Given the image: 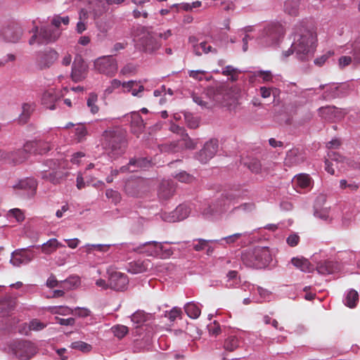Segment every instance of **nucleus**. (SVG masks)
<instances>
[{"label": "nucleus", "mask_w": 360, "mask_h": 360, "mask_svg": "<svg viewBox=\"0 0 360 360\" xmlns=\"http://www.w3.org/2000/svg\"><path fill=\"white\" fill-rule=\"evenodd\" d=\"M340 188L341 189H349L350 191H355L359 188V185L354 181H350L349 182L345 179H342L340 181Z\"/></svg>", "instance_id": "obj_54"}, {"label": "nucleus", "mask_w": 360, "mask_h": 360, "mask_svg": "<svg viewBox=\"0 0 360 360\" xmlns=\"http://www.w3.org/2000/svg\"><path fill=\"white\" fill-rule=\"evenodd\" d=\"M240 197L238 191H228L221 195V198L214 202V208L212 211H205L206 216H214L226 212L231 205L238 202Z\"/></svg>", "instance_id": "obj_6"}, {"label": "nucleus", "mask_w": 360, "mask_h": 360, "mask_svg": "<svg viewBox=\"0 0 360 360\" xmlns=\"http://www.w3.org/2000/svg\"><path fill=\"white\" fill-rule=\"evenodd\" d=\"M184 118L186 125L191 129H196L199 125V120L191 113H185Z\"/></svg>", "instance_id": "obj_47"}, {"label": "nucleus", "mask_w": 360, "mask_h": 360, "mask_svg": "<svg viewBox=\"0 0 360 360\" xmlns=\"http://www.w3.org/2000/svg\"><path fill=\"white\" fill-rule=\"evenodd\" d=\"M60 36V32L49 27H44L39 32V44H48L56 41Z\"/></svg>", "instance_id": "obj_20"}, {"label": "nucleus", "mask_w": 360, "mask_h": 360, "mask_svg": "<svg viewBox=\"0 0 360 360\" xmlns=\"http://www.w3.org/2000/svg\"><path fill=\"white\" fill-rule=\"evenodd\" d=\"M32 259V257L28 255L24 250H15L12 253L11 263L15 266L26 264Z\"/></svg>", "instance_id": "obj_23"}, {"label": "nucleus", "mask_w": 360, "mask_h": 360, "mask_svg": "<svg viewBox=\"0 0 360 360\" xmlns=\"http://www.w3.org/2000/svg\"><path fill=\"white\" fill-rule=\"evenodd\" d=\"M22 149H18L16 151L7 153L4 151L0 150V158L6 159L8 158L12 161L14 164H20L25 161L28 158V154H31L29 151H26L25 153H20Z\"/></svg>", "instance_id": "obj_21"}, {"label": "nucleus", "mask_w": 360, "mask_h": 360, "mask_svg": "<svg viewBox=\"0 0 360 360\" xmlns=\"http://www.w3.org/2000/svg\"><path fill=\"white\" fill-rule=\"evenodd\" d=\"M41 179L56 185L67 176V174L60 169L58 160H48L40 172Z\"/></svg>", "instance_id": "obj_4"}, {"label": "nucleus", "mask_w": 360, "mask_h": 360, "mask_svg": "<svg viewBox=\"0 0 360 360\" xmlns=\"http://www.w3.org/2000/svg\"><path fill=\"white\" fill-rule=\"evenodd\" d=\"M306 160L304 153L299 148H292L286 153L284 165L286 167H292L303 163Z\"/></svg>", "instance_id": "obj_18"}, {"label": "nucleus", "mask_w": 360, "mask_h": 360, "mask_svg": "<svg viewBox=\"0 0 360 360\" xmlns=\"http://www.w3.org/2000/svg\"><path fill=\"white\" fill-rule=\"evenodd\" d=\"M115 336L121 339L124 338L129 332L128 327L123 325H116L111 328Z\"/></svg>", "instance_id": "obj_46"}, {"label": "nucleus", "mask_w": 360, "mask_h": 360, "mask_svg": "<svg viewBox=\"0 0 360 360\" xmlns=\"http://www.w3.org/2000/svg\"><path fill=\"white\" fill-rule=\"evenodd\" d=\"M353 63L356 65L360 64V37L356 38L352 44Z\"/></svg>", "instance_id": "obj_38"}, {"label": "nucleus", "mask_w": 360, "mask_h": 360, "mask_svg": "<svg viewBox=\"0 0 360 360\" xmlns=\"http://www.w3.org/2000/svg\"><path fill=\"white\" fill-rule=\"evenodd\" d=\"M286 242L289 246L295 247L299 243L300 237L296 233H292L287 238Z\"/></svg>", "instance_id": "obj_63"}, {"label": "nucleus", "mask_w": 360, "mask_h": 360, "mask_svg": "<svg viewBox=\"0 0 360 360\" xmlns=\"http://www.w3.org/2000/svg\"><path fill=\"white\" fill-rule=\"evenodd\" d=\"M174 177L182 183L191 184L195 181V177L190 174L183 171L176 174Z\"/></svg>", "instance_id": "obj_50"}, {"label": "nucleus", "mask_w": 360, "mask_h": 360, "mask_svg": "<svg viewBox=\"0 0 360 360\" xmlns=\"http://www.w3.org/2000/svg\"><path fill=\"white\" fill-rule=\"evenodd\" d=\"M336 269L335 264L332 261H321L318 263L316 269L321 274H333Z\"/></svg>", "instance_id": "obj_32"}, {"label": "nucleus", "mask_w": 360, "mask_h": 360, "mask_svg": "<svg viewBox=\"0 0 360 360\" xmlns=\"http://www.w3.org/2000/svg\"><path fill=\"white\" fill-rule=\"evenodd\" d=\"M190 212L191 207L187 205L182 204L179 205L171 213L165 214L163 219L170 223L181 221L187 218Z\"/></svg>", "instance_id": "obj_16"}, {"label": "nucleus", "mask_w": 360, "mask_h": 360, "mask_svg": "<svg viewBox=\"0 0 360 360\" xmlns=\"http://www.w3.org/2000/svg\"><path fill=\"white\" fill-rule=\"evenodd\" d=\"M109 288L116 291H124L127 288L129 278L127 275L113 269L108 270Z\"/></svg>", "instance_id": "obj_9"}, {"label": "nucleus", "mask_w": 360, "mask_h": 360, "mask_svg": "<svg viewBox=\"0 0 360 360\" xmlns=\"http://www.w3.org/2000/svg\"><path fill=\"white\" fill-rule=\"evenodd\" d=\"M88 18L87 12L85 10H81L79 12V20L77 24V32L79 34L86 30V20Z\"/></svg>", "instance_id": "obj_43"}, {"label": "nucleus", "mask_w": 360, "mask_h": 360, "mask_svg": "<svg viewBox=\"0 0 360 360\" xmlns=\"http://www.w3.org/2000/svg\"><path fill=\"white\" fill-rule=\"evenodd\" d=\"M239 346V340L236 336H229L224 344V348L228 352H233Z\"/></svg>", "instance_id": "obj_39"}, {"label": "nucleus", "mask_w": 360, "mask_h": 360, "mask_svg": "<svg viewBox=\"0 0 360 360\" xmlns=\"http://www.w3.org/2000/svg\"><path fill=\"white\" fill-rule=\"evenodd\" d=\"M70 19L68 16L60 17L59 15H56L51 20V24L54 25L56 28H58L61 23L67 25L69 24Z\"/></svg>", "instance_id": "obj_56"}, {"label": "nucleus", "mask_w": 360, "mask_h": 360, "mask_svg": "<svg viewBox=\"0 0 360 360\" xmlns=\"http://www.w3.org/2000/svg\"><path fill=\"white\" fill-rule=\"evenodd\" d=\"M207 47V42L203 41L201 42L198 45H195L193 46V51L197 56H201L202 53H205Z\"/></svg>", "instance_id": "obj_64"}, {"label": "nucleus", "mask_w": 360, "mask_h": 360, "mask_svg": "<svg viewBox=\"0 0 360 360\" xmlns=\"http://www.w3.org/2000/svg\"><path fill=\"white\" fill-rule=\"evenodd\" d=\"M90 310L86 308L77 307L73 310V314L79 317H87L90 315Z\"/></svg>", "instance_id": "obj_62"}, {"label": "nucleus", "mask_w": 360, "mask_h": 360, "mask_svg": "<svg viewBox=\"0 0 360 360\" xmlns=\"http://www.w3.org/2000/svg\"><path fill=\"white\" fill-rule=\"evenodd\" d=\"M285 30L279 23H271L265 27L259 37V43L264 46H270L277 44L284 36Z\"/></svg>", "instance_id": "obj_5"}, {"label": "nucleus", "mask_w": 360, "mask_h": 360, "mask_svg": "<svg viewBox=\"0 0 360 360\" xmlns=\"http://www.w3.org/2000/svg\"><path fill=\"white\" fill-rule=\"evenodd\" d=\"M105 195L108 198H112L115 203H117L120 200V195L117 191L112 189H108L105 191Z\"/></svg>", "instance_id": "obj_60"}, {"label": "nucleus", "mask_w": 360, "mask_h": 360, "mask_svg": "<svg viewBox=\"0 0 360 360\" xmlns=\"http://www.w3.org/2000/svg\"><path fill=\"white\" fill-rule=\"evenodd\" d=\"M152 264L150 260L146 259L143 261H136L130 262L128 266V271L136 274L147 271L151 269Z\"/></svg>", "instance_id": "obj_22"}, {"label": "nucleus", "mask_w": 360, "mask_h": 360, "mask_svg": "<svg viewBox=\"0 0 360 360\" xmlns=\"http://www.w3.org/2000/svg\"><path fill=\"white\" fill-rule=\"evenodd\" d=\"M359 302V294L356 290L351 289L347 294L345 304L349 308H354Z\"/></svg>", "instance_id": "obj_36"}, {"label": "nucleus", "mask_w": 360, "mask_h": 360, "mask_svg": "<svg viewBox=\"0 0 360 360\" xmlns=\"http://www.w3.org/2000/svg\"><path fill=\"white\" fill-rule=\"evenodd\" d=\"M50 311L53 314H60V315H69L73 314V310L68 307H53L50 309Z\"/></svg>", "instance_id": "obj_49"}, {"label": "nucleus", "mask_w": 360, "mask_h": 360, "mask_svg": "<svg viewBox=\"0 0 360 360\" xmlns=\"http://www.w3.org/2000/svg\"><path fill=\"white\" fill-rule=\"evenodd\" d=\"M148 315L142 311H138L131 316V321L137 324H142L147 321Z\"/></svg>", "instance_id": "obj_52"}, {"label": "nucleus", "mask_w": 360, "mask_h": 360, "mask_svg": "<svg viewBox=\"0 0 360 360\" xmlns=\"http://www.w3.org/2000/svg\"><path fill=\"white\" fill-rule=\"evenodd\" d=\"M182 311L180 308L174 307L169 311L165 312V316L169 319L170 321H174L177 318H181Z\"/></svg>", "instance_id": "obj_53"}, {"label": "nucleus", "mask_w": 360, "mask_h": 360, "mask_svg": "<svg viewBox=\"0 0 360 360\" xmlns=\"http://www.w3.org/2000/svg\"><path fill=\"white\" fill-rule=\"evenodd\" d=\"M35 109L34 103H25L22 106V112L19 117V122L25 124L28 122L32 113Z\"/></svg>", "instance_id": "obj_30"}, {"label": "nucleus", "mask_w": 360, "mask_h": 360, "mask_svg": "<svg viewBox=\"0 0 360 360\" xmlns=\"http://www.w3.org/2000/svg\"><path fill=\"white\" fill-rule=\"evenodd\" d=\"M108 4L107 0H89V5L86 8H84L87 12V16H91L94 20H100V18L108 10Z\"/></svg>", "instance_id": "obj_11"}, {"label": "nucleus", "mask_w": 360, "mask_h": 360, "mask_svg": "<svg viewBox=\"0 0 360 360\" xmlns=\"http://www.w3.org/2000/svg\"><path fill=\"white\" fill-rule=\"evenodd\" d=\"M300 3L298 0H287L284 3L285 13L291 16H297L299 13Z\"/></svg>", "instance_id": "obj_33"}, {"label": "nucleus", "mask_w": 360, "mask_h": 360, "mask_svg": "<svg viewBox=\"0 0 360 360\" xmlns=\"http://www.w3.org/2000/svg\"><path fill=\"white\" fill-rule=\"evenodd\" d=\"M13 351L20 360H29L37 353V347L30 341L22 340L17 343Z\"/></svg>", "instance_id": "obj_10"}, {"label": "nucleus", "mask_w": 360, "mask_h": 360, "mask_svg": "<svg viewBox=\"0 0 360 360\" xmlns=\"http://www.w3.org/2000/svg\"><path fill=\"white\" fill-rule=\"evenodd\" d=\"M293 183L297 187L302 189H308L312 187L313 180L308 174H299L294 177Z\"/></svg>", "instance_id": "obj_25"}, {"label": "nucleus", "mask_w": 360, "mask_h": 360, "mask_svg": "<svg viewBox=\"0 0 360 360\" xmlns=\"http://www.w3.org/2000/svg\"><path fill=\"white\" fill-rule=\"evenodd\" d=\"M47 324L41 322L37 319H32L29 323V328L32 330H41L46 327Z\"/></svg>", "instance_id": "obj_55"}, {"label": "nucleus", "mask_w": 360, "mask_h": 360, "mask_svg": "<svg viewBox=\"0 0 360 360\" xmlns=\"http://www.w3.org/2000/svg\"><path fill=\"white\" fill-rule=\"evenodd\" d=\"M58 101L53 89L46 91L42 96V103L46 108L50 110L56 109L55 103Z\"/></svg>", "instance_id": "obj_27"}, {"label": "nucleus", "mask_w": 360, "mask_h": 360, "mask_svg": "<svg viewBox=\"0 0 360 360\" xmlns=\"http://www.w3.org/2000/svg\"><path fill=\"white\" fill-rule=\"evenodd\" d=\"M101 146L111 158H117L127 147L124 131L119 128L105 130L102 134Z\"/></svg>", "instance_id": "obj_1"}, {"label": "nucleus", "mask_w": 360, "mask_h": 360, "mask_svg": "<svg viewBox=\"0 0 360 360\" xmlns=\"http://www.w3.org/2000/svg\"><path fill=\"white\" fill-rule=\"evenodd\" d=\"M184 310L186 314L191 319L198 318L201 313L199 307L193 302L187 303L184 307Z\"/></svg>", "instance_id": "obj_34"}, {"label": "nucleus", "mask_w": 360, "mask_h": 360, "mask_svg": "<svg viewBox=\"0 0 360 360\" xmlns=\"http://www.w3.org/2000/svg\"><path fill=\"white\" fill-rule=\"evenodd\" d=\"M175 192V186L172 181L164 180L161 182L158 195L161 199L167 200L171 198Z\"/></svg>", "instance_id": "obj_24"}, {"label": "nucleus", "mask_w": 360, "mask_h": 360, "mask_svg": "<svg viewBox=\"0 0 360 360\" xmlns=\"http://www.w3.org/2000/svg\"><path fill=\"white\" fill-rule=\"evenodd\" d=\"M98 101V95L96 93H91L89 94L87 99V106L90 108V111L93 114L98 112L99 108L96 105Z\"/></svg>", "instance_id": "obj_42"}, {"label": "nucleus", "mask_w": 360, "mask_h": 360, "mask_svg": "<svg viewBox=\"0 0 360 360\" xmlns=\"http://www.w3.org/2000/svg\"><path fill=\"white\" fill-rule=\"evenodd\" d=\"M8 215L14 217L17 221H22L25 219V215L18 208H14L8 212Z\"/></svg>", "instance_id": "obj_58"}, {"label": "nucleus", "mask_w": 360, "mask_h": 360, "mask_svg": "<svg viewBox=\"0 0 360 360\" xmlns=\"http://www.w3.org/2000/svg\"><path fill=\"white\" fill-rule=\"evenodd\" d=\"M242 260L249 267L262 269L270 264L272 256L269 248L257 247L244 252L242 255Z\"/></svg>", "instance_id": "obj_3"}, {"label": "nucleus", "mask_w": 360, "mask_h": 360, "mask_svg": "<svg viewBox=\"0 0 360 360\" xmlns=\"http://www.w3.org/2000/svg\"><path fill=\"white\" fill-rule=\"evenodd\" d=\"M94 68L97 72L108 77H114L118 69L117 62L112 56H103L94 62Z\"/></svg>", "instance_id": "obj_7"}, {"label": "nucleus", "mask_w": 360, "mask_h": 360, "mask_svg": "<svg viewBox=\"0 0 360 360\" xmlns=\"http://www.w3.org/2000/svg\"><path fill=\"white\" fill-rule=\"evenodd\" d=\"M297 37L295 38L292 48L300 60H307L313 55L316 34L311 30L304 28Z\"/></svg>", "instance_id": "obj_2"}, {"label": "nucleus", "mask_w": 360, "mask_h": 360, "mask_svg": "<svg viewBox=\"0 0 360 360\" xmlns=\"http://www.w3.org/2000/svg\"><path fill=\"white\" fill-rule=\"evenodd\" d=\"M255 75L262 77L264 82H270L273 79V75L270 71H258Z\"/></svg>", "instance_id": "obj_61"}, {"label": "nucleus", "mask_w": 360, "mask_h": 360, "mask_svg": "<svg viewBox=\"0 0 360 360\" xmlns=\"http://www.w3.org/2000/svg\"><path fill=\"white\" fill-rule=\"evenodd\" d=\"M135 41L136 46L145 52H153L160 46V44L157 41L153 33L144 29H142Z\"/></svg>", "instance_id": "obj_8"}, {"label": "nucleus", "mask_w": 360, "mask_h": 360, "mask_svg": "<svg viewBox=\"0 0 360 360\" xmlns=\"http://www.w3.org/2000/svg\"><path fill=\"white\" fill-rule=\"evenodd\" d=\"M176 143H178L179 151L183 149H194L196 146V143L191 139L186 132L180 136V139L176 141Z\"/></svg>", "instance_id": "obj_29"}, {"label": "nucleus", "mask_w": 360, "mask_h": 360, "mask_svg": "<svg viewBox=\"0 0 360 360\" xmlns=\"http://www.w3.org/2000/svg\"><path fill=\"white\" fill-rule=\"evenodd\" d=\"M88 67L80 56H77L72 63L71 77L77 82L83 80L87 75Z\"/></svg>", "instance_id": "obj_14"}, {"label": "nucleus", "mask_w": 360, "mask_h": 360, "mask_svg": "<svg viewBox=\"0 0 360 360\" xmlns=\"http://www.w3.org/2000/svg\"><path fill=\"white\" fill-rule=\"evenodd\" d=\"M64 247L56 238H51L44 243L41 246V252L46 255L54 252L58 248Z\"/></svg>", "instance_id": "obj_31"}, {"label": "nucleus", "mask_w": 360, "mask_h": 360, "mask_svg": "<svg viewBox=\"0 0 360 360\" xmlns=\"http://www.w3.org/2000/svg\"><path fill=\"white\" fill-rule=\"evenodd\" d=\"M177 146L176 141H172L160 145L159 148L162 153H176L179 152Z\"/></svg>", "instance_id": "obj_44"}, {"label": "nucleus", "mask_w": 360, "mask_h": 360, "mask_svg": "<svg viewBox=\"0 0 360 360\" xmlns=\"http://www.w3.org/2000/svg\"><path fill=\"white\" fill-rule=\"evenodd\" d=\"M15 304V299H13L11 297L5 298V300L1 303H0V309H4L5 306H6V311H10L14 309Z\"/></svg>", "instance_id": "obj_57"}, {"label": "nucleus", "mask_w": 360, "mask_h": 360, "mask_svg": "<svg viewBox=\"0 0 360 360\" xmlns=\"http://www.w3.org/2000/svg\"><path fill=\"white\" fill-rule=\"evenodd\" d=\"M291 262L295 267L302 271L308 272L311 271L310 263L307 259L293 257Z\"/></svg>", "instance_id": "obj_35"}, {"label": "nucleus", "mask_w": 360, "mask_h": 360, "mask_svg": "<svg viewBox=\"0 0 360 360\" xmlns=\"http://www.w3.org/2000/svg\"><path fill=\"white\" fill-rule=\"evenodd\" d=\"M240 73V71L238 70L237 68H235L234 67L231 65H227L226 66L222 72L221 74L225 76H229L230 79L232 82H235L238 80V75Z\"/></svg>", "instance_id": "obj_40"}, {"label": "nucleus", "mask_w": 360, "mask_h": 360, "mask_svg": "<svg viewBox=\"0 0 360 360\" xmlns=\"http://www.w3.org/2000/svg\"><path fill=\"white\" fill-rule=\"evenodd\" d=\"M37 183L33 178H26L20 180L14 188H19L27 191L29 193L34 194L37 190Z\"/></svg>", "instance_id": "obj_26"}, {"label": "nucleus", "mask_w": 360, "mask_h": 360, "mask_svg": "<svg viewBox=\"0 0 360 360\" xmlns=\"http://www.w3.org/2000/svg\"><path fill=\"white\" fill-rule=\"evenodd\" d=\"M88 135L86 127L82 124H79L75 129V137L77 142L80 143L86 140Z\"/></svg>", "instance_id": "obj_37"}, {"label": "nucleus", "mask_w": 360, "mask_h": 360, "mask_svg": "<svg viewBox=\"0 0 360 360\" xmlns=\"http://www.w3.org/2000/svg\"><path fill=\"white\" fill-rule=\"evenodd\" d=\"M71 348L78 349L82 352H89L91 350L92 347L91 345L82 341H76L71 344Z\"/></svg>", "instance_id": "obj_48"}, {"label": "nucleus", "mask_w": 360, "mask_h": 360, "mask_svg": "<svg viewBox=\"0 0 360 360\" xmlns=\"http://www.w3.org/2000/svg\"><path fill=\"white\" fill-rule=\"evenodd\" d=\"M162 250V244L155 241L146 242L136 248L139 253H144L148 256L158 257Z\"/></svg>", "instance_id": "obj_19"}, {"label": "nucleus", "mask_w": 360, "mask_h": 360, "mask_svg": "<svg viewBox=\"0 0 360 360\" xmlns=\"http://www.w3.org/2000/svg\"><path fill=\"white\" fill-rule=\"evenodd\" d=\"M1 35L5 41L16 43L22 35V30L18 25H11L2 29Z\"/></svg>", "instance_id": "obj_17"}, {"label": "nucleus", "mask_w": 360, "mask_h": 360, "mask_svg": "<svg viewBox=\"0 0 360 360\" xmlns=\"http://www.w3.org/2000/svg\"><path fill=\"white\" fill-rule=\"evenodd\" d=\"M328 156L330 161L335 162L337 165L340 164V169L344 168L345 163H348V160H347L345 157L342 156L338 153L330 151L328 153Z\"/></svg>", "instance_id": "obj_41"}, {"label": "nucleus", "mask_w": 360, "mask_h": 360, "mask_svg": "<svg viewBox=\"0 0 360 360\" xmlns=\"http://www.w3.org/2000/svg\"><path fill=\"white\" fill-rule=\"evenodd\" d=\"M150 165V161L146 158H132L129 160V165H133L136 169V168H143L146 167Z\"/></svg>", "instance_id": "obj_51"}, {"label": "nucleus", "mask_w": 360, "mask_h": 360, "mask_svg": "<svg viewBox=\"0 0 360 360\" xmlns=\"http://www.w3.org/2000/svg\"><path fill=\"white\" fill-rule=\"evenodd\" d=\"M58 58V53L53 49L41 52L37 56V65L41 70L50 68Z\"/></svg>", "instance_id": "obj_15"}, {"label": "nucleus", "mask_w": 360, "mask_h": 360, "mask_svg": "<svg viewBox=\"0 0 360 360\" xmlns=\"http://www.w3.org/2000/svg\"><path fill=\"white\" fill-rule=\"evenodd\" d=\"M218 146L217 139H210L204 144L203 148L196 154V159L201 163H207L216 155Z\"/></svg>", "instance_id": "obj_12"}, {"label": "nucleus", "mask_w": 360, "mask_h": 360, "mask_svg": "<svg viewBox=\"0 0 360 360\" xmlns=\"http://www.w3.org/2000/svg\"><path fill=\"white\" fill-rule=\"evenodd\" d=\"M136 72H137V65L132 63H127L120 70V74L124 76L134 75L136 73Z\"/></svg>", "instance_id": "obj_45"}, {"label": "nucleus", "mask_w": 360, "mask_h": 360, "mask_svg": "<svg viewBox=\"0 0 360 360\" xmlns=\"http://www.w3.org/2000/svg\"><path fill=\"white\" fill-rule=\"evenodd\" d=\"M53 147V145L48 141H28L24 145L23 150H20V153H25L26 151H29L33 154H43L50 150Z\"/></svg>", "instance_id": "obj_13"}, {"label": "nucleus", "mask_w": 360, "mask_h": 360, "mask_svg": "<svg viewBox=\"0 0 360 360\" xmlns=\"http://www.w3.org/2000/svg\"><path fill=\"white\" fill-rule=\"evenodd\" d=\"M131 126L133 133L139 134L144 129L145 124L143 120L138 112L131 115Z\"/></svg>", "instance_id": "obj_28"}, {"label": "nucleus", "mask_w": 360, "mask_h": 360, "mask_svg": "<svg viewBox=\"0 0 360 360\" xmlns=\"http://www.w3.org/2000/svg\"><path fill=\"white\" fill-rule=\"evenodd\" d=\"M340 90H336L335 86H330L325 94V97L328 98H335L336 97L341 96V94L340 93Z\"/></svg>", "instance_id": "obj_59"}]
</instances>
